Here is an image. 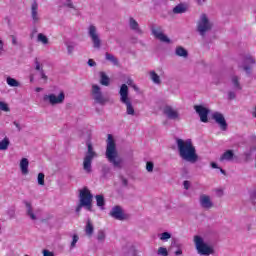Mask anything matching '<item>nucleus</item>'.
<instances>
[{
  "label": "nucleus",
  "mask_w": 256,
  "mask_h": 256,
  "mask_svg": "<svg viewBox=\"0 0 256 256\" xmlns=\"http://www.w3.org/2000/svg\"><path fill=\"white\" fill-rule=\"evenodd\" d=\"M12 43H13V45H17V40L15 38H13Z\"/></svg>",
  "instance_id": "obj_60"
},
{
  "label": "nucleus",
  "mask_w": 256,
  "mask_h": 256,
  "mask_svg": "<svg viewBox=\"0 0 256 256\" xmlns=\"http://www.w3.org/2000/svg\"><path fill=\"white\" fill-rule=\"evenodd\" d=\"M91 96L96 105H101L103 107L109 103V98L104 96L103 91H101V86L97 84L92 85Z\"/></svg>",
  "instance_id": "obj_8"
},
{
  "label": "nucleus",
  "mask_w": 256,
  "mask_h": 256,
  "mask_svg": "<svg viewBox=\"0 0 256 256\" xmlns=\"http://www.w3.org/2000/svg\"><path fill=\"white\" fill-rule=\"evenodd\" d=\"M31 19L34 25H37V23L41 21V17L39 16V4L36 2H33L31 5Z\"/></svg>",
  "instance_id": "obj_16"
},
{
  "label": "nucleus",
  "mask_w": 256,
  "mask_h": 256,
  "mask_svg": "<svg viewBox=\"0 0 256 256\" xmlns=\"http://www.w3.org/2000/svg\"><path fill=\"white\" fill-rule=\"evenodd\" d=\"M68 55H73V51H75V45L67 44Z\"/></svg>",
  "instance_id": "obj_46"
},
{
  "label": "nucleus",
  "mask_w": 256,
  "mask_h": 256,
  "mask_svg": "<svg viewBox=\"0 0 256 256\" xmlns=\"http://www.w3.org/2000/svg\"><path fill=\"white\" fill-rule=\"evenodd\" d=\"M105 59L106 61H110V63L114 64L116 67L119 66V59H117L113 54L106 52Z\"/></svg>",
  "instance_id": "obj_26"
},
{
  "label": "nucleus",
  "mask_w": 256,
  "mask_h": 256,
  "mask_svg": "<svg viewBox=\"0 0 256 256\" xmlns=\"http://www.w3.org/2000/svg\"><path fill=\"white\" fill-rule=\"evenodd\" d=\"M97 207H105V197L103 195H96Z\"/></svg>",
  "instance_id": "obj_34"
},
{
  "label": "nucleus",
  "mask_w": 256,
  "mask_h": 256,
  "mask_svg": "<svg viewBox=\"0 0 256 256\" xmlns=\"http://www.w3.org/2000/svg\"><path fill=\"white\" fill-rule=\"evenodd\" d=\"M164 115L168 117L169 119L175 120L179 119V112L171 106H166L163 110Z\"/></svg>",
  "instance_id": "obj_18"
},
{
  "label": "nucleus",
  "mask_w": 256,
  "mask_h": 256,
  "mask_svg": "<svg viewBox=\"0 0 256 256\" xmlns=\"http://www.w3.org/2000/svg\"><path fill=\"white\" fill-rule=\"evenodd\" d=\"M255 65V59L251 56H246L243 60V63L239 65V69H243L246 75H251L253 71V66Z\"/></svg>",
  "instance_id": "obj_13"
},
{
  "label": "nucleus",
  "mask_w": 256,
  "mask_h": 256,
  "mask_svg": "<svg viewBox=\"0 0 256 256\" xmlns=\"http://www.w3.org/2000/svg\"><path fill=\"white\" fill-rule=\"evenodd\" d=\"M42 253L44 256H55V253H53L47 249L43 250Z\"/></svg>",
  "instance_id": "obj_48"
},
{
  "label": "nucleus",
  "mask_w": 256,
  "mask_h": 256,
  "mask_svg": "<svg viewBox=\"0 0 256 256\" xmlns=\"http://www.w3.org/2000/svg\"><path fill=\"white\" fill-rule=\"evenodd\" d=\"M176 145L178 153L183 161H188V163H197V161H199V155H197V150L191 139L183 140L181 138H176Z\"/></svg>",
  "instance_id": "obj_1"
},
{
  "label": "nucleus",
  "mask_w": 256,
  "mask_h": 256,
  "mask_svg": "<svg viewBox=\"0 0 256 256\" xmlns=\"http://www.w3.org/2000/svg\"><path fill=\"white\" fill-rule=\"evenodd\" d=\"M0 111H5L6 113H9L11 109L9 108V105L5 102H0Z\"/></svg>",
  "instance_id": "obj_39"
},
{
  "label": "nucleus",
  "mask_w": 256,
  "mask_h": 256,
  "mask_svg": "<svg viewBox=\"0 0 256 256\" xmlns=\"http://www.w3.org/2000/svg\"><path fill=\"white\" fill-rule=\"evenodd\" d=\"M228 99L229 101H233V99H237V94L235 93V91H228Z\"/></svg>",
  "instance_id": "obj_44"
},
{
  "label": "nucleus",
  "mask_w": 256,
  "mask_h": 256,
  "mask_svg": "<svg viewBox=\"0 0 256 256\" xmlns=\"http://www.w3.org/2000/svg\"><path fill=\"white\" fill-rule=\"evenodd\" d=\"M37 42L42 43V45H49V38H47L45 34L39 33L37 36Z\"/></svg>",
  "instance_id": "obj_33"
},
{
  "label": "nucleus",
  "mask_w": 256,
  "mask_h": 256,
  "mask_svg": "<svg viewBox=\"0 0 256 256\" xmlns=\"http://www.w3.org/2000/svg\"><path fill=\"white\" fill-rule=\"evenodd\" d=\"M13 125L16 126V128H17L18 131H21V129H22V128H21V124H19L17 121H14V122H13Z\"/></svg>",
  "instance_id": "obj_54"
},
{
  "label": "nucleus",
  "mask_w": 256,
  "mask_h": 256,
  "mask_svg": "<svg viewBox=\"0 0 256 256\" xmlns=\"http://www.w3.org/2000/svg\"><path fill=\"white\" fill-rule=\"evenodd\" d=\"M106 143V159H108L109 163L113 164V167L121 169V159L117 158L119 157V152H117V144L113 135L108 134Z\"/></svg>",
  "instance_id": "obj_2"
},
{
  "label": "nucleus",
  "mask_w": 256,
  "mask_h": 256,
  "mask_svg": "<svg viewBox=\"0 0 256 256\" xmlns=\"http://www.w3.org/2000/svg\"><path fill=\"white\" fill-rule=\"evenodd\" d=\"M6 83L7 85H9V87H21V83H19V81L12 77H8L6 79Z\"/></svg>",
  "instance_id": "obj_32"
},
{
  "label": "nucleus",
  "mask_w": 256,
  "mask_h": 256,
  "mask_svg": "<svg viewBox=\"0 0 256 256\" xmlns=\"http://www.w3.org/2000/svg\"><path fill=\"white\" fill-rule=\"evenodd\" d=\"M20 169L22 175L29 174V160L27 158H22L20 161Z\"/></svg>",
  "instance_id": "obj_22"
},
{
  "label": "nucleus",
  "mask_w": 256,
  "mask_h": 256,
  "mask_svg": "<svg viewBox=\"0 0 256 256\" xmlns=\"http://www.w3.org/2000/svg\"><path fill=\"white\" fill-rule=\"evenodd\" d=\"M199 204L202 209H212L213 201H211V196L205 194L200 195Z\"/></svg>",
  "instance_id": "obj_17"
},
{
  "label": "nucleus",
  "mask_w": 256,
  "mask_h": 256,
  "mask_svg": "<svg viewBox=\"0 0 256 256\" xmlns=\"http://www.w3.org/2000/svg\"><path fill=\"white\" fill-rule=\"evenodd\" d=\"M253 117H256V107H255V110L253 112Z\"/></svg>",
  "instance_id": "obj_62"
},
{
  "label": "nucleus",
  "mask_w": 256,
  "mask_h": 256,
  "mask_svg": "<svg viewBox=\"0 0 256 256\" xmlns=\"http://www.w3.org/2000/svg\"><path fill=\"white\" fill-rule=\"evenodd\" d=\"M194 110L196 111L197 115L200 117V121L202 123H209V113H211V110L206 108L203 105H195Z\"/></svg>",
  "instance_id": "obj_12"
},
{
  "label": "nucleus",
  "mask_w": 256,
  "mask_h": 256,
  "mask_svg": "<svg viewBox=\"0 0 256 256\" xmlns=\"http://www.w3.org/2000/svg\"><path fill=\"white\" fill-rule=\"evenodd\" d=\"M233 157H235V153H233V150H227L221 155L220 161H232Z\"/></svg>",
  "instance_id": "obj_24"
},
{
  "label": "nucleus",
  "mask_w": 256,
  "mask_h": 256,
  "mask_svg": "<svg viewBox=\"0 0 256 256\" xmlns=\"http://www.w3.org/2000/svg\"><path fill=\"white\" fill-rule=\"evenodd\" d=\"M150 79L155 85H161V77L155 71H150Z\"/></svg>",
  "instance_id": "obj_31"
},
{
  "label": "nucleus",
  "mask_w": 256,
  "mask_h": 256,
  "mask_svg": "<svg viewBox=\"0 0 256 256\" xmlns=\"http://www.w3.org/2000/svg\"><path fill=\"white\" fill-rule=\"evenodd\" d=\"M189 6L186 3H180L173 8L174 15H181L187 13Z\"/></svg>",
  "instance_id": "obj_20"
},
{
  "label": "nucleus",
  "mask_w": 256,
  "mask_h": 256,
  "mask_svg": "<svg viewBox=\"0 0 256 256\" xmlns=\"http://www.w3.org/2000/svg\"><path fill=\"white\" fill-rule=\"evenodd\" d=\"M157 254L160 256H169V252L167 251V248H165V247L158 248Z\"/></svg>",
  "instance_id": "obj_36"
},
{
  "label": "nucleus",
  "mask_w": 256,
  "mask_h": 256,
  "mask_svg": "<svg viewBox=\"0 0 256 256\" xmlns=\"http://www.w3.org/2000/svg\"><path fill=\"white\" fill-rule=\"evenodd\" d=\"M122 184L124 185V187H127V185H129V181L126 178H121Z\"/></svg>",
  "instance_id": "obj_50"
},
{
  "label": "nucleus",
  "mask_w": 256,
  "mask_h": 256,
  "mask_svg": "<svg viewBox=\"0 0 256 256\" xmlns=\"http://www.w3.org/2000/svg\"><path fill=\"white\" fill-rule=\"evenodd\" d=\"M109 215L110 217H113V219H116L117 221H125V219H127V215L123 213V208H121V206L119 205L114 206L111 209Z\"/></svg>",
  "instance_id": "obj_14"
},
{
  "label": "nucleus",
  "mask_w": 256,
  "mask_h": 256,
  "mask_svg": "<svg viewBox=\"0 0 256 256\" xmlns=\"http://www.w3.org/2000/svg\"><path fill=\"white\" fill-rule=\"evenodd\" d=\"M220 169V173H222V175H227V172H225V170L223 168H219Z\"/></svg>",
  "instance_id": "obj_59"
},
{
  "label": "nucleus",
  "mask_w": 256,
  "mask_h": 256,
  "mask_svg": "<svg viewBox=\"0 0 256 256\" xmlns=\"http://www.w3.org/2000/svg\"><path fill=\"white\" fill-rule=\"evenodd\" d=\"M94 231L95 228L93 227V223H91V219H88L86 222L85 233L88 237H91Z\"/></svg>",
  "instance_id": "obj_27"
},
{
  "label": "nucleus",
  "mask_w": 256,
  "mask_h": 256,
  "mask_svg": "<svg viewBox=\"0 0 256 256\" xmlns=\"http://www.w3.org/2000/svg\"><path fill=\"white\" fill-rule=\"evenodd\" d=\"M245 157H247V159H249V157H251V153H245Z\"/></svg>",
  "instance_id": "obj_61"
},
{
  "label": "nucleus",
  "mask_w": 256,
  "mask_h": 256,
  "mask_svg": "<svg viewBox=\"0 0 256 256\" xmlns=\"http://www.w3.org/2000/svg\"><path fill=\"white\" fill-rule=\"evenodd\" d=\"M37 181H38V185H42V186L45 185V174L39 173Z\"/></svg>",
  "instance_id": "obj_37"
},
{
  "label": "nucleus",
  "mask_w": 256,
  "mask_h": 256,
  "mask_svg": "<svg viewBox=\"0 0 256 256\" xmlns=\"http://www.w3.org/2000/svg\"><path fill=\"white\" fill-rule=\"evenodd\" d=\"M175 55H177V57H183L184 59H187L189 57V52H187L183 46H178L176 47Z\"/></svg>",
  "instance_id": "obj_23"
},
{
  "label": "nucleus",
  "mask_w": 256,
  "mask_h": 256,
  "mask_svg": "<svg viewBox=\"0 0 256 256\" xmlns=\"http://www.w3.org/2000/svg\"><path fill=\"white\" fill-rule=\"evenodd\" d=\"M8 215H10V219H13L15 217V210H9Z\"/></svg>",
  "instance_id": "obj_52"
},
{
  "label": "nucleus",
  "mask_w": 256,
  "mask_h": 256,
  "mask_svg": "<svg viewBox=\"0 0 256 256\" xmlns=\"http://www.w3.org/2000/svg\"><path fill=\"white\" fill-rule=\"evenodd\" d=\"M34 63L36 71H43V66L41 65V62H39V59L35 58Z\"/></svg>",
  "instance_id": "obj_40"
},
{
  "label": "nucleus",
  "mask_w": 256,
  "mask_h": 256,
  "mask_svg": "<svg viewBox=\"0 0 256 256\" xmlns=\"http://www.w3.org/2000/svg\"><path fill=\"white\" fill-rule=\"evenodd\" d=\"M111 83V80L109 79V76L105 74V72H100V84L104 87H109Z\"/></svg>",
  "instance_id": "obj_25"
},
{
  "label": "nucleus",
  "mask_w": 256,
  "mask_h": 256,
  "mask_svg": "<svg viewBox=\"0 0 256 256\" xmlns=\"http://www.w3.org/2000/svg\"><path fill=\"white\" fill-rule=\"evenodd\" d=\"M5 44L3 43V40H0V57L3 56V53H5Z\"/></svg>",
  "instance_id": "obj_47"
},
{
  "label": "nucleus",
  "mask_w": 256,
  "mask_h": 256,
  "mask_svg": "<svg viewBox=\"0 0 256 256\" xmlns=\"http://www.w3.org/2000/svg\"><path fill=\"white\" fill-rule=\"evenodd\" d=\"M79 241V236L77 234H74L72 237V242H71V249H74V247L77 245V242Z\"/></svg>",
  "instance_id": "obj_41"
},
{
  "label": "nucleus",
  "mask_w": 256,
  "mask_h": 256,
  "mask_svg": "<svg viewBox=\"0 0 256 256\" xmlns=\"http://www.w3.org/2000/svg\"><path fill=\"white\" fill-rule=\"evenodd\" d=\"M207 0H197L198 5H203Z\"/></svg>",
  "instance_id": "obj_56"
},
{
  "label": "nucleus",
  "mask_w": 256,
  "mask_h": 256,
  "mask_svg": "<svg viewBox=\"0 0 256 256\" xmlns=\"http://www.w3.org/2000/svg\"><path fill=\"white\" fill-rule=\"evenodd\" d=\"M105 237H106L105 231L99 230L97 233V240L100 242H103V241H105Z\"/></svg>",
  "instance_id": "obj_38"
},
{
  "label": "nucleus",
  "mask_w": 256,
  "mask_h": 256,
  "mask_svg": "<svg viewBox=\"0 0 256 256\" xmlns=\"http://www.w3.org/2000/svg\"><path fill=\"white\" fill-rule=\"evenodd\" d=\"M88 35L93 43L94 49H101V38L99 37V33H97V27L95 25L88 27Z\"/></svg>",
  "instance_id": "obj_9"
},
{
  "label": "nucleus",
  "mask_w": 256,
  "mask_h": 256,
  "mask_svg": "<svg viewBox=\"0 0 256 256\" xmlns=\"http://www.w3.org/2000/svg\"><path fill=\"white\" fill-rule=\"evenodd\" d=\"M63 7H68L69 9H76L75 5H73V1L66 0L65 3H63Z\"/></svg>",
  "instance_id": "obj_43"
},
{
  "label": "nucleus",
  "mask_w": 256,
  "mask_h": 256,
  "mask_svg": "<svg viewBox=\"0 0 256 256\" xmlns=\"http://www.w3.org/2000/svg\"><path fill=\"white\" fill-rule=\"evenodd\" d=\"M231 87L234 91H241L243 89V86L241 85V78L239 76H231Z\"/></svg>",
  "instance_id": "obj_19"
},
{
  "label": "nucleus",
  "mask_w": 256,
  "mask_h": 256,
  "mask_svg": "<svg viewBox=\"0 0 256 256\" xmlns=\"http://www.w3.org/2000/svg\"><path fill=\"white\" fill-rule=\"evenodd\" d=\"M194 244H195V248L197 250L198 255L209 256L215 253V250L213 249V247L205 243V240H203V237L199 235L194 236Z\"/></svg>",
  "instance_id": "obj_6"
},
{
  "label": "nucleus",
  "mask_w": 256,
  "mask_h": 256,
  "mask_svg": "<svg viewBox=\"0 0 256 256\" xmlns=\"http://www.w3.org/2000/svg\"><path fill=\"white\" fill-rule=\"evenodd\" d=\"M88 65H89V67H95V65H97V63L94 62L93 59H89L88 60Z\"/></svg>",
  "instance_id": "obj_49"
},
{
  "label": "nucleus",
  "mask_w": 256,
  "mask_h": 256,
  "mask_svg": "<svg viewBox=\"0 0 256 256\" xmlns=\"http://www.w3.org/2000/svg\"><path fill=\"white\" fill-rule=\"evenodd\" d=\"M120 101L126 105V115H135V108L129 98V87L127 84H122L119 91Z\"/></svg>",
  "instance_id": "obj_4"
},
{
  "label": "nucleus",
  "mask_w": 256,
  "mask_h": 256,
  "mask_svg": "<svg viewBox=\"0 0 256 256\" xmlns=\"http://www.w3.org/2000/svg\"><path fill=\"white\" fill-rule=\"evenodd\" d=\"M151 33L155 37V39H158L162 43H171V39L165 35L163 32V27L161 26H151Z\"/></svg>",
  "instance_id": "obj_10"
},
{
  "label": "nucleus",
  "mask_w": 256,
  "mask_h": 256,
  "mask_svg": "<svg viewBox=\"0 0 256 256\" xmlns=\"http://www.w3.org/2000/svg\"><path fill=\"white\" fill-rule=\"evenodd\" d=\"M24 205L26 207V215H28L32 221H37V216L33 213V206L31 205V202L24 201Z\"/></svg>",
  "instance_id": "obj_21"
},
{
  "label": "nucleus",
  "mask_w": 256,
  "mask_h": 256,
  "mask_svg": "<svg viewBox=\"0 0 256 256\" xmlns=\"http://www.w3.org/2000/svg\"><path fill=\"white\" fill-rule=\"evenodd\" d=\"M126 83L127 85H133V79H128Z\"/></svg>",
  "instance_id": "obj_57"
},
{
  "label": "nucleus",
  "mask_w": 256,
  "mask_h": 256,
  "mask_svg": "<svg viewBox=\"0 0 256 256\" xmlns=\"http://www.w3.org/2000/svg\"><path fill=\"white\" fill-rule=\"evenodd\" d=\"M10 144L9 137L5 136L4 139L0 141V151H7Z\"/></svg>",
  "instance_id": "obj_28"
},
{
  "label": "nucleus",
  "mask_w": 256,
  "mask_h": 256,
  "mask_svg": "<svg viewBox=\"0 0 256 256\" xmlns=\"http://www.w3.org/2000/svg\"><path fill=\"white\" fill-rule=\"evenodd\" d=\"M86 209L87 211H92L93 207V194L89 191V188L84 187L79 193V204L76 207V213L79 215L81 209Z\"/></svg>",
  "instance_id": "obj_3"
},
{
  "label": "nucleus",
  "mask_w": 256,
  "mask_h": 256,
  "mask_svg": "<svg viewBox=\"0 0 256 256\" xmlns=\"http://www.w3.org/2000/svg\"><path fill=\"white\" fill-rule=\"evenodd\" d=\"M129 25L132 31H141V29L139 28V23L133 17L129 18Z\"/></svg>",
  "instance_id": "obj_30"
},
{
  "label": "nucleus",
  "mask_w": 256,
  "mask_h": 256,
  "mask_svg": "<svg viewBox=\"0 0 256 256\" xmlns=\"http://www.w3.org/2000/svg\"><path fill=\"white\" fill-rule=\"evenodd\" d=\"M183 186H184V189L188 190L189 187H190L189 181L185 180V181L183 182Z\"/></svg>",
  "instance_id": "obj_51"
},
{
  "label": "nucleus",
  "mask_w": 256,
  "mask_h": 256,
  "mask_svg": "<svg viewBox=\"0 0 256 256\" xmlns=\"http://www.w3.org/2000/svg\"><path fill=\"white\" fill-rule=\"evenodd\" d=\"M35 91H36V93H40V91H43V88L37 87V88L35 89Z\"/></svg>",
  "instance_id": "obj_58"
},
{
  "label": "nucleus",
  "mask_w": 256,
  "mask_h": 256,
  "mask_svg": "<svg viewBox=\"0 0 256 256\" xmlns=\"http://www.w3.org/2000/svg\"><path fill=\"white\" fill-rule=\"evenodd\" d=\"M177 248V250L174 252V255H183V250H181V244L177 240H173L171 243V249Z\"/></svg>",
  "instance_id": "obj_29"
},
{
  "label": "nucleus",
  "mask_w": 256,
  "mask_h": 256,
  "mask_svg": "<svg viewBox=\"0 0 256 256\" xmlns=\"http://www.w3.org/2000/svg\"><path fill=\"white\" fill-rule=\"evenodd\" d=\"M133 88H134L135 90H137V86L133 85Z\"/></svg>",
  "instance_id": "obj_64"
},
{
  "label": "nucleus",
  "mask_w": 256,
  "mask_h": 256,
  "mask_svg": "<svg viewBox=\"0 0 256 256\" xmlns=\"http://www.w3.org/2000/svg\"><path fill=\"white\" fill-rule=\"evenodd\" d=\"M159 238L161 241H169V239H171V233L163 232L162 234L159 235Z\"/></svg>",
  "instance_id": "obj_35"
},
{
  "label": "nucleus",
  "mask_w": 256,
  "mask_h": 256,
  "mask_svg": "<svg viewBox=\"0 0 256 256\" xmlns=\"http://www.w3.org/2000/svg\"><path fill=\"white\" fill-rule=\"evenodd\" d=\"M31 83H33V77L30 78Z\"/></svg>",
  "instance_id": "obj_63"
},
{
  "label": "nucleus",
  "mask_w": 256,
  "mask_h": 256,
  "mask_svg": "<svg viewBox=\"0 0 256 256\" xmlns=\"http://www.w3.org/2000/svg\"><path fill=\"white\" fill-rule=\"evenodd\" d=\"M43 101H48L50 105H61L65 101V92L61 91L58 96L55 94L44 95Z\"/></svg>",
  "instance_id": "obj_11"
},
{
  "label": "nucleus",
  "mask_w": 256,
  "mask_h": 256,
  "mask_svg": "<svg viewBox=\"0 0 256 256\" xmlns=\"http://www.w3.org/2000/svg\"><path fill=\"white\" fill-rule=\"evenodd\" d=\"M154 167H155V164H153V162L146 163V171H148V173H153Z\"/></svg>",
  "instance_id": "obj_42"
},
{
  "label": "nucleus",
  "mask_w": 256,
  "mask_h": 256,
  "mask_svg": "<svg viewBox=\"0 0 256 256\" xmlns=\"http://www.w3.org/2000/svg\"><path fill=\"white\" fill-rule=\"evenodd\" d=\"M213 29V23L207 17V14H201L197 21L196 31L199 33L200 37H205L209 31Z\"/></svg>",
  "instance_id": "obj_5"
},
{
  "label": "nucleus",
  "mask_w": 256,
  "mask_h": 256,
  "mask_svg": "<svg viewBox=\"0 0 256 256\" xmlns=\"http://www.w3.org/2000/svg\"><path fill=\"white\" fill-rule=\"evenodd\" d=\"M210 165H211L212 169H219V166L215 162H211Z\"/></svg>",
  "instance_id": "obj_55"
},
{
  "label": "nucleus",
  "mask_w": 256,
  "mask_h": 256,
  "mask_svg": "<svg viewBox=\"0 0 256 256\" xmlns=\"http://www.w3.org/2000/svg\"><path fill=\"white\" fill-rule=\"evenodd\" d=\"M37 35V28H33L32 33L30 35L31 39H33Z\"/></svg>",
  "instance_id": "obj_53"
},
{
  "label": "nucleus",
  "mask_w": 256,
  "mask_h": 256,
  "mask_svg": "<svg viewBox=\"0 0 256 256\" xmlns=\"http://www.w3.org/2000/svg\"><path fill=\"white\" fill-rule=\"evenodd\" d=\"M87 149L88 150L83 159V170L85 171V173H91L93 171L92 169L93 159L97 157V152L93 150V144H91L90 142H87Z\"/></svg>",
  "instance_id": "obj_7"
},
{
  "label": "nucleus",
  "mask_w": 256,
  "mask_h": 256,
  "mask_svg": "<svg viewBox=\"0 0 256 256\" xmlns=\"http://www.w3.org/2000/svg\"><path fill=\"white\" fill-rule=\"evenodd\" d=\"M212 119H214V121L220 125V128L222 131H227V121L225 120V116H223V114L219 113V112H215L212 115Z\"/></svg>",
  "instance_id": "obj_15"
},
{
  "label": "nucleus",
  "mask_w": 256,
  "mask_h": 256,
  "mask_svg": "<svg viewBox=\"0 0 256 256\" xmlns=\"http://www.w3.org/2000/svg\"><path fill=\"white\" fill-rule=\"evenodd\" d=\"M40 77L41 79H43L44 83H47V80L49 79V77H47V74H45V70H40Z\"/></svg>",
  "instance_id": "obj_45"
}]
</instances>
